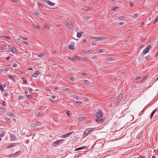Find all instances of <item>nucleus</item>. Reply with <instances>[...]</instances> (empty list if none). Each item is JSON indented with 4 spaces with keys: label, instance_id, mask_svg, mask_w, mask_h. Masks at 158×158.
I'll return each instance as SVG.
<instances>
[{
    "label": "nucleus",
    "instance_id": "obj_1",
    "mask_svg": "<svg viewBox=\"0 0 158 158\" xmlns=\"http://www.w3.org/2000/svg\"><path fill=\"white\" fill-rule=\"evenodd\" d=\"M103 115V112L101 110H98L96 113L97 117L95 121L98 123H101L104 121L105 118H102Z\"/></svg>",
    "mask_w": 158,
    "mask_h": 158
},
{
    "label": "nucleus",
    "instance_id": "obj_2",
    "mask_svg": "<svg viewBox=\"0 0 158 158\" xmlns=\"http://www.w3.org/2000/svg\"><path fill=\"white\" fill-rule=\"evenodd\" d=\"M123 96V94L122 93L119 94L113 102V104L115 106L118 105L121 101Z\"/></svg>",
    "mask_w": 158,
    "mask_h": 158
},
{
    "label": "nucleus",
    "instance_id": "obj_3",
    "mask_svg": "<svg viewBox=\"0 0 158 158\" xmlns=\"http://www.w3.org/2000/svg\"><path fill=\"white\" fill-rule=\"evenodd\" d=\"M63 140L62 139L57 140L56 141L52 143V146L56 147L57 145H59L62 143Z\"/></svg>",
    "mask_w": 158,
    "mask_h": 158
},
{
    "label": "nucleus",
    "instance_id": "obj_4",
    "mask_svg": "<svg viewBox=\"0 0 158 158\" xmlns=\"http://www.w3.org/2000/svg\"><path fill=\"white\" fill-rule=\"evenodd\" d=\"M93 131V129H90L89 128H88L84 132L83 134V137H86L88 135L91 133Z\"/></svg>",
    "mask_w": 158,
    "mask_h": 158
},
{
    "label": "nucleus",
    "instance_id": "obj_5",
    "mask_svg": "<svg viewBox=\"0 0 158 158\" xmlns=\"http://www.w3.org/2000/svg\"><path fill=\"white\" fill-rule=\"evenodd\" d=\"M106 38L104 37H91L89 38L90 40L93 39H95L96 41H101L105 40Z\"/></svg>",
    "mask_w": 158,
    "mask_h": 158
},
{
    "label": "nucleus",
    "instance_id": "obj_6",
    "mask_svg": "<svg viewBox=\"0 0 158 158\" xmlns=\"http://www.w3.org/2000/svg\"><path fill=\"white\" fill-rule=\"evenodd\" d=\"M44 2L47 5H49L51 6H54L55 5V4L51 2L50 1L48 0H44Z\"/></svg>",
    "mask_w": 158,
    "mask_h": 158
},
{
    "label": "nucleus",
    "instance_id": "obj_7",
    "mask_svg": "<svg viewBox=\"0 0 158 158\" xmlns=\"http://www.w3.org/2000/svg\"><path fill=\"white\" fill-rule=\"evenodd\" d=\"M151 45H149L143 51V54H146L149 51V49L151 48Z\"/></svg>",
    "mask_w": 158,
    "mask_h": 158
},
{
    "label": "nucleus",
    "instance_id": "obj_8",
    "mask_svg": "<svg viewBox=\"0 0 158 158\" xmlns=\"http://www.w3.org/2000/svg\"><path fill=\"white\" fill-rule=\"evenodd\" d=\"M73 131H72L71 133H69L64 134L62 135V137L63 138H65L68 137L71 134L73 133Z\"/></svg>",
    "mask_w": 158,
    "mask_h": 158
},
{
    "label": "nucleus",
    "instance_id": "obj_9",
    "mask_svg": "<svg viewBox=\"0 0 158 158\" xmlns=\"http://www.w3.org/2000/svg\"><path fill=\"white\" fill-rule=\"evenodd\" d=\"M40 72L39 71H36L32 75V76L34 77H37L38 75H40Z\"/></svg>",
    "mask_w": 158,
    "mask_h": 158
},
{
    "label": "nucleus",
    "instance_id": "obj_10",
    "mask_svg": "<svg viewBox=\"0 0 158 158\" xmlns=\"http://www.w3.org/2000/svg\"><path fill=\"white\" fill-rule=\"evenodd\" d=\"M20 152V151H18L17 152L13 153V154H11L9 155V156L10 157H15L16 156L18 155L19 154Z\"/></svg>",
    "mask_w": 158,
    "mask_h": 158
},
{
    "label": "nucleus",
    "instance_id": "obj_11",
    "mask_svg": "<svg viewBox=\"0 0 158 158\" xmlns=\"http://www.w3.org/2000/svg\"><path fill=\"white\" fill-rule=\"evenodd\" d=\"M11 51L13 53H15L17 52V50L16 48L13 47L11 49Z\"/></svg>",
    "mask_w": 158,
    "mask_h": 158
},
{
    "label": "nucleus",
    "instance_id": "obj_12",
    "mask_svg": "<svg viewBox=\"0 0 158 158\" xmlns=\"http://www.w3.org/2000/svg\"><path fill=\"white\" fill-rule=\"evenodd\" d=\"M94 51V49H90L89 50H87V52H86V53L88 54H91Z\"/></svg>",
    "mask_w": 158,
    "mask_h": 158
},
{
    "label": "nucleus",
    "instance_id": "obj_13",
    "mask_svg": "<svg viewBox=\"0 0 158 158\" xmlns=\"http://www.w3.org/2000/svg\"><path fill=\"white\" fill-rule=\"evenodd\" d=\"M131 88L132 89L134 90H136L137 89V86L135 84H133L132 85Z\"/></svg>",
    "mask_w": 158,
    "mask_h": 158
},
{
    "label": "nucleus",
    "instance_id": "obj_14",
    "mask_svg": "<svg viewBox=\"0 0 158 158\" xmlns=\"http://www.w3.org/2000/svg\"><path fill=\"white\" fill-rule=\"evenodd\" d=\"M114 60V58L113 57H110L109 58H107L106 59V60L107 61H113Z\"/></svg>",
    "mask_w": 158,
    "mask_h": 158
},
{
    "label": "nucleus",
    "instance_id": "obj_15",
    "mask_svg": "<svg viewBox=\"0 0 158 158\" xmlns=\"http://www.w3.org/2000/svg\"><path fill=\"white\" fill-rule=\"evenodd\" d=\"M43 27L44 28L48 29H49L50 28V27L47 24H44L43 25Z\"/></svg>",
    "mask_w": 158,
    "mask_h": 158
},
{
    "label": "nucleus",
    "instance_id": "obj_16",
    "mask_svg": "<svg viewBox=\"0 0 158 158\" xmlns=\"http://www.w3.org/2000/svg\"><path fill=\"white\" fill-rule=\"evenodd\" d=\"M83 34V33L82 32H78L77 34V37L78 38H80L81 36V34Z\"/></svg>",
    "mask_w": 158,
    "mask_h": 158
},
{
    "label": "nucleus",
    "instance_id": "obj_17",
    "mask_svg": "<svg viewBox=\"0 0 158 158\" xmlns=\"http://www.w3.org/2000/svg\"><path fill=\"white\" fill-rule=\"evenodd\" d=\"M10 138L12 140H15V137L13 134H11V135H10Z\"/></svg>",
    "mask_w": 158,
    "mask_h": 158
},
{
    "label": "nucleus",
    "instance_id": "obj_18",
    "mask_svg": "<svg viewBox=\"0 0 158 158\" xmlns=\"http://www.w3.org/2000/svg\"><path fill=\"white\" fill-rule=\"evenodd\" d=\"M156 109H155L154 110L152 113L151 115H150V118L151 119L152 118V117L153 116L154 113H155V112L156 111Z\"/></svg>",
    "mask_w": 158,
    "mask_h": 158
},
{
    "label": "nucleus",
    "instance_id": "obj_19",
    "mask_svg": "<svg viewBox=\"0 0 158 158\" xmlns=\"http://www.w3.org/2000/svg\"><path fill=\"white\" fill-rule=\"evenodd\" d=\"M8 77L11 79H13L14 78H15L16 77V75H8Z\"/></svg>",
    "mask_w": 158,
    "mask_h": 158
},
{
    "label": "nucleus",
    "instance_id": "obj_20",
    "mask_svg": "<svg viewBox=\"0 0 158 158\" xmlns=\"http://www.w3.org/2000/svg\"><path fill=\"white\" fill-rule=\"evenodd\" d=\"M41 125V124L39 122L37 123H36L34 124V126L35 127H38V126H40Z\"/></svg>",
    "mask_w": 158,
    "mask_h": 158
},
{
    "label": "nucleus",
    "instance_id": "obj_21",
    "mask_svg": "<svg viewBox=\"0 0 158 158\" xmlns=\"http://www.w3.org/2000/svg\"><path fill=\"white\" fill-rule=\"evenodd\" d=\"M34 27L37 29H40V27L38 25H34Z\"/></svg>",
    "mask_w": 158,
    "mask_h": 158
},
{
    "label": "nucleus",
    "instance_id": "obj_22",
    "mask_svg": "<svg viewBox=\"0 0 158 158\" xmlns=\"http://www.w3.org/2000/svg\"><path fill=\"white\" fill-rule=\"evenodd\" d=\"M5 121L7 123H9L10 122L11 120L8 118H5Z\"/></svg>",
    "mask_w": 158,
    "mask_h": 158
},
{
    "label": "nucleus",
    "instance_id": "obj_23",
    "mask_svg": "<svg viewBox=\"0 0 158 158\" xmlns=\"http://www.w3.org/2000/svg\"><path fill=\"white\" fill-rule=\"evenodd\" d=\"M37 4L39 6L43 7L44 5L43 4L40 3L39 2H37Z\"/></svg>",
    "mask_w": 158,
    "mask_h": 158
},
{
    "label": "nucleus",
    "instance_id": "obj_24",
    "mask_svg": "<svg viewBox=\"0 0 158 158\" xmlns=\"http://www.w3.org/2000/svg\"><path fill=\"white\" fill-rule=\"evenodd\" d=\"M15 146V145L14 144H10L9 146H8V147H7V149H8L10 148L14 147V146Z\"/></svg>",
    "mask_w": 158,
    "mask_h": 158
},
{
    "label": "nucleus",
    "instance_id": "obj_25",
    "mask_svg": "<svg viewBox=\"0 0 158 158\" xmlns=\"http://www.w3.org/2000/svg\"><path fill=\"white\" fill-rule=\"evenodd\" d=\"M118 7L115 6V7L112 8L111 10H115L117 9H118Z\"/></svg>",
    "mask_w": 158,
    "mask_h": 158
},
{
    "label": "nucleus",
    "instance_id": "obj_26",
    "mask_svg": "<svg viewBox=\"0 0 158 158\" xmlns=\"http://www.w3.org/2000/svg\"><path fill=\"white\" fill-rule=\"evenodd\" d=\"M142 78V77L141 76H138V77H136L135 78V80L136 81L137 80H138L140 79H141Z\"/></svg>",
    "mask_w": 158,
    "mask_h": 158
},
{
    "label": "nucleus",
    "instance_id": "obj_27",
    "mask_svg": "<svg viewBox=\"0 0 158 158\" xmlns=\"http://www.w3.org/2000/svg\"><path fill=\"white\" fill-rule=\"evenodd\" d=\"M69 48L71 50H73V46L72 45H69Z\"/></svg>",
    "mask_w": 158,
    "mask_h": 158
},
{
    "label": "nucleus",
    "instance_id": "obj_28",
    "mask_svg": "<svg viewBox=\"0 0 158 158\" xmlns=\"http://www.w3.org/2000/svg\"><path fill=\"white\" fill-rule=\"evenodd\" d=\"M9 116H12V117H14L15 116V115L12 112H10L9 113Z\"/></svg>",
    "mask_w": 158,
    "mask_h": 158
},
{
    "label": "nucleus",
    "instance_id": "obj_29",
    "mask_svg": "<svg viewBox=\"0 0 158 158\" xmlns=\"http://www.w3.org/2000/svg\"><path fill=\"white\" fill-rule=\"evenodd\" d=\"M84 118H85L84 117H81L79 118V120L81 121H84Z\"/></svg>",
    "mask_w": 158,
    "mask_h": 158
},
{
    "label": "nucleus",
    "instance_id": "obj_30",
    "mask_svg": "<svg viewBox=\"0 0 158 158\" xmlns=\"http://www.w3.org/2000/svg\"><path fill=\"white\" fill-rule=\"evenodd\" d=\"M0 89L2 91H3L4 90L3 86H2L1 84H0Z\"/></svg>",
    "mask_w": 158,
    "mask_h": 158
},
{
    "label": "nucleus",
    "instance_id": "obj_31",
    "mask_svg": "<svg viewBox=\"0 0 158 158\" xmlns=\"http://www.w3.org/2000/svg\"><path fill=\"white\" fill-rule=\"evenodd\" d=\"M118 18L120 20H122V19H124L125 18V17L124 16H119Z\"/></svg>",
    "mask_w": 158,
    "mask_h": 158
},
{
    "label": "nucleus",
    "instance_id": "obj_32",
    "mask_svg": "<svg viewBox=\"0 0 158 158\" xmlns=\"http://www.w3.org/2000/svg\"><path fill=\"white\" fill-rule=\"evenodd\" d=\"M26 96L27 98H29L30 99H31L32 97V95H27Z\"/></svg>",
    "mask_w": 158,
    "mask_h": 158
},
{
    "label": "nucleus",
    "instance_id": "obj_33",
    "mask_svg": "<svg viewBox=\"0 0 158 158\" xmlns=\"http://www.w3.org/2000/svg\"><path fill=\"white\" fill-rule=\"evenodd\" d=\"M91 16H86L85 17V20H88L91 18Z\"/></svg>",
    "mask_w": 158,
    "mask_h": 158
},
{
    "label": "nucleus",
    "instance_id": "obj_34",
    "mask_svg": "<svg viewBox=\"0 0 158 158\" xmlns=\"http://www.w3.org/2000/svg\"><path fill=\"white\" fill-rule=\"evenodd\" d=\"M105 51V50L104 49H100L99 50L98 52L100 53H102V52H104Z\"/></svg>",
    "mask_w": 158,
    "mask_h": 158
},
{
    "label": "nucleus",
    "instance_id": "obj_35",
    "mask_svg": "<svg viewBox=\"0 0 158 158\" xmlns=\"http://www.w3.org/2000/svg\"><path fill=\"white\" fill-rule=\"evenodd\" d=\"M24 98V96L22 95L19 96V98L20 99H22Z\"/></svg>",
    "mask_w": 158,
    "mask_h": 158
},
{
    "label": "nucleus",
    "instance_id": "obj_36",
    "mask_svg": "<svg viewBox=\"0 0 158 158\" xmlns=\"http://www.w3.org/2000/svg\"><path fill=\"white\" fill-rule=\"evenodd\" d=\"M73 98L76 99L77 100L79 99L78 98L79 97L77 95H74L73 96Z\"/></svg>",
    "mask_w": 158,
    "mask_h": 158
},
{
    "label": "nucleus",
    "instance_id": "obj_37",
    "mask_svg": "<svg viewBox=\"0 0 158 158\" xmlns=\"http://www.w3.org/2000/svg\"><path fill=\"white\" fill-rule=\"evenodd\" d=\"M138 15H139L138 14L135 13L134 15L133 16V18H135L138 16Z\"/></svg>",
    "mask_w": 158,
    "mask_h": 158
},
{
    "label": "nucleus",
    "instance_id": "obj_38",
    "mask_svg": "<svg viewBox=\"0 0 158 158\" xmlns=\"http://www.w3.org/2000/svg\"><path fill=\"white\" fill-rule=\"evenodd\" d=\"M44 56V54H40L39 55H37V56L38 57H41L42 56Z\"/></svg>",
    "mask_w": 158,
    "mask_h": 158
},
{
    "label": "nucleus",
    "instance_id": "obj_39",
    "mask_svg": "<svg viewBox=\"0 0 158 158\" xmlns=\"http://www.w3.org/2000/svg\"><path fill=\"white\" fill-rule=\"evenodd\" d=\"M67 26H68V27L69 28H70V27H71V24L69 23H67Z\"/></svg>",
    "mask_w": 158,
    "mask_h": 158
},
{
    "label": "nucleus",
    "instance_id": "obj_40",
    "mask_svg": "<svg viewBox=\"0 0 158 158\" xmlns=\"http://www.w3.org/2000/svg\"><path fill=\"white\" fill-rule=\"evenodd\" d=\"M4 135V133L3 131H1V134H0V137H3Z\"/></svg>",
    "mask_w": 158,
    "mask_h": 158
},
{
    "label": "nucleus",
    "instance_id": "obj_41",
    "mask_svg": "<svg viewBox=\"0 0 158 158\" xmlns=\"http://www.w3.org/2000/svg\"><path fill=\"white\" fill-rule=\"evenodd\" d=\"M13 67L14 68L16 67L17 66V64L16 63H14L12 65Z\"/></svg>",
    "mask_w": 158,
    "mask_h": 158
},
{
    "label": "nucleus",
    "instance_id": "obj_42",
    "mask_svg": "<svg viewBox=\"0 0 158 158\" xmlns=\"http://www.w3.org/2000/svg\"><path fill=\"white\" fill-rule=\"evenodd\" d=\"M83 82L84 83H88L89 82V81L87 80H85Z\"/></svg>",
    "mask_w": 158,
    "mask_h": 158
},
{
    "label": "nucleus",
    "instance_id": "obj_43",
    "mask_svg": "<svg viewBox=\"0 0 158 158\" xmlns=\"http://www.w3.org/2000/svg\"><path fill=\"white\" fill-rule=\"evenodd\" d=\"M5 38V39H7L8 40H10L11 39V38L10 37L7 36H4Z\"/></svg>",
    "mask_w": 158,
    "mask_h": 158
},
{
    "label": "nucleus",
    "instance_id": "obj_44",
    "mask_svg": "<svg viewBox=\"0 0 158 158\" xmlns=\"http://www.w3.org/2000/svg\"><path fill=\"white\" fill-rule=\"evenodd\" d=\"M0 109L2 110H5V108L2 106H1Z\"/></svg>",
    "mask_w": 158,
    "mask_h": 158
},
{
    "label": "nucleus",
    "instance_id": "obj_45",
    "mask_svg": "<svg viewBox=\"0 0 158 158\" xmlns=\"http://www.w3.org/2000/svg\"><path fill=\"white\" fill-rule=\"evenodd\" d=\"M66 114L68 116H70V111H67L66 112Z\"/></svg>",
    "mask_w": 158,
    "mask_h": 158
},
{
    "label": "nucleus",
    "instance_id": "obj_46",
    "mask_svg": "<svg viewBox=\"0 0 158 158\" xmlns=\"http://www.w3.org/2000/svg\"><path fill=\"white\" fill-rule=\"evenodd\" d=\"M9 70V69L8 68H6L5 69H4V71L5 72H7V71H8Z\"/></svg>",
    "mask_w": 158,
    "mask_h": 158
},
{
    "label": "nucleus",
    "instance_id": "obj_47",
    "mask_svg": "<svg viewBox=\"0 0 158 158\" xmlns=\"http://www.w3.org/2000/svg\"><path fill=\"white\" fill-rule=\"evenodd\" d=\"M97 58V56H95L92 57V59H95Z\"/></svg>",
    "mask_w": 158,
    "mask_h": 158
},
{
    "label": "nucleus",
    "instance_id": "obj_48",
    "mask_svg": "<svg viewBox=\"0 0 158 158\" xmlns=\"http://www.w3.org/2000/svg\"><path fill=\"white\" fill-rule=\"evenodd\" d=\"M75 102L77 103L78 104H81L82 103L81 102L78 101H76Z\"/></svg>",
    "mask_w": 158,
    "mask_h": 158
},
{
    "label": "nucleus",
    "instance_id": "obj_49",
    "mask_svg": "<svg viewBox=\"0 0 158 158\" xmlns=\"http://www.w3.org/2000/svg\"><path fill=\"white\" fill-rule=\"evenodd\" d=\"M70 80L72 81H73L75 80V79L73 77H71L70 78Z\"/></svg>",
    "mask_w": 158,
    "mask_h": 158
},
{
    "label": "nucleus",
    "instance_id": "obj_50",
    "mask_svg": "<svg viewBox=\"0 0 158 158\" xmlns=\"http://www.w3.org/2000/svg\"><path fill=\"white\" fill-rule=\"evenodd\" d=\"M68 59L69 60H72V61H74V59L73 58H70V57H69L68 58Z\"/></svg>",
    "mask_w": 158,
    "mask_h": 158
},
{
    "label": "nucleus",
    "instance_id": "obj_51",
    "mask_svg": "<svg viewBox=\"0 0 158 158\" xmlns=\"http://www.w3.org/2000/svg\"><path fill=\"white\" fill-rule=\"evenodd\" d=\"M9 94L7 93H6L4 94V96L5 97H7L9 95Z\"/></svg>",
    "mask_w": 158,
    "mask_h": 158
},
{
    "label": "nucleus",
    "instance_id": "obj_52",
    "mask_svg": "<svg viewBox=\"0 0 158 158\" xmlns=\"http://www.w3.org/2000/svg\"><path fill=\"white\" fill-rule=\"evenodd\" d=\"M21 38L25 40H27V38L26 37H22Z\"/></svg>",
    "mask_w": 158,
    "mask_h": 158
},
{
    "label": "nucleus",
    "instance_id": "obj_53",
    "mask_svg": "<svg viewBox=\"0 0 158 158\" xmlns=\"http://www.w3.org/2000/svg\"><path fill=\"white\" fill-rule=\"evenodd\" d=\"M87 42V41L86 40H82V43H86Z\"/></svg>",
    "mask_w": 158,
    "mask_h": 158
},
{
    "label": "nucleus",
    "instance_id": "obj_54",
    "mask_svg": "<svg viewBox=\"0 0 158 158\" xmlns=\"http://www.w3.org/2000/svg\"><path fill=\"white\" fill-rule=\"evenodd\" d=\"M150 58V56H148L145 57L146 60H147L149 59Z\"/></svg>",
    "mask_w": 158,
    "mask_h": 158
},
{
    "label": "nucleus",
    "instance_id": "obj_55",
    "mask_svg": "<svg viewBox=\"0 0 158 158\" xmlns=\"http://www.w3.org/2000/svg\"><path fill=\"white\" fill-rule=\"evenodd\" d=\"M124 24V23L123 22H120L119 23V24L120 25H123Z\"/></svg>",
    "mask_w": 158,
    "mask_h": 158
},
{
    "label": "nucleus",
    "instance_id": "obj_56",
    "mask_svg": "<svg viewBox=\"0 0 158 158\" xmlns=\"http://www.w3.org/2000/svg\"><path fill=\"white\" fill-rule=\"evenodd\" d=\"M2 104L3 106H6V104L5 102H2Z\"/></svg>",
    "mask_w": 158,
    "mask_h": 158
},
{
    "label": "nucleus",
    "instance_id": "obj_57",
    "mask_svg": "<svg viewBox=\"0 0 158 158\" xmlns=\"http://www.w3.org/2000/svg\"><path fill=\"white\" fill-rule=\"evenodd\" d=\"M6 83H5L3 84L2 86H3V87H5L6 86Z\"/></svg>",
    "mask_w": 158,
    "mask_h": 158
},
{
    "label": "nucleus",
    "instance_id": "obj_58",
    "mask_svg": "<svg viewBox=\"0 0 158 158\" xmlns=\"http://www.w3.org/2000/svg\"><path fill=\"white\" fill-rule=\"evenodd\" d=\"M28 89L30 91H33V89L31 88H30V87L28 88Z\"/></svg>",
    "mask_w": 158,
    "mask_h": 158
},
{
    "label": "nucleus",
    "instance_id": "obj_59",
    "mask_svg": "<svg viewBox=\"0 0 158 158\" xmlns=\"http://www.w3.org/2000/svg\"><path fill=\"white\" fill-rule=\"evenodd\" d=\"M78 150H80L83 149V147L79 148H78Z\"/></svg>",
    "mask_w": 158,
    "mask_h": 158
},
{
    "label": "nucleus",
    "instance_id": "obj_60",
    "mask_svg": "<svg viewBox=\"0 0 158 158\" xmlns=\"http://www.w3.org/2000/svg\"><path fill=\"white\" fill-rule=\"evenodd\" d=\"M11 57V56H8L6 58V60H8Z\"/></svg>",
    "mask_w": 158,
    "mask_h": 158
},
{
    "label": "nucleus",
    "instance_id": "obj_61",
    "mask_svg": "<svg viewBox=\"0 0 158 158\" xmlns=\"http://www.w3.org/2000/svg\"><path fill=\"white\" fill-rule=\"evenodd\" d=\"M130 6H132L134 5L133 3L132 2H130Z\"/></svg>",
    "mask_w": 158,
    "mask_h": 158
},
{
    "label": "nucleus",
    "instance_id": "obj_62",
    "mask_svg": "<svg viewBox=\"0 0 158 158\" xmlns=\"http://www.w3.org/2000/svg\"><path fill=\"white\" fill-rule=\"evenodd\" d=\"M81 74L83 76H85L86 75V73H81Z\"/></svg>",
    "mask_w": 158,
    "mask_h": 158
},
{
    "label": "nucleus",
    "instance_id": "obj_63",
    "mask_svg": "<svg viewBox=\"0 0 158 158\" xmlns=\"http://www.w3.org/2000/svg\"><path fill=\"white\" fill-rule=\"evenodd\" d=\"M23 81L24 83H25L26 84H27V81L26 80H24Z\"/></svg>",
    "mask_w": 158,
    "mask_h": 158
},
{
    "label": "nucleus",
    "instance_id": "obj_64",
    "mask_svg": "<svg viewBox=\"0 0 158 158\" xmlns=\"http://www.w3.org/2000/svg\"><path fill=\"white\" fill-rule=\"evenodd\" d=\"M35 14L37 16H39V15L40 14L38 12H36L35 13Z\"/></svg>",
    "mask_w": 158,
    "mask_h": 158
}]
</instances>
